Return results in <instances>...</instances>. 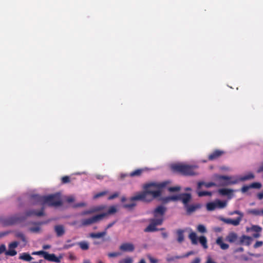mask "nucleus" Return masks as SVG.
I'll return each mask as SVG.
<instances>
[{
	"instance_id": "25",
	"label": "nucleus",
	"mask_w": 263,
	"mask_h": 263,
	"mask_svg": "<svg viewBox=\"0 0 263 263\" xmlns=\"http://www.w3.org/2000/svg\"><path fill=\"white\" fill-rule=\"evenodd\" d=\"M202 185H204L206 187L209 188V187H210L212 186H215L216 185V184L213 182L205 183L204 182L201 181V182H199L198 183V185H197L198 189H200Z\"/></svg>"
},
{
	"instance_id": "30",
	"label": "nucleus",
	"mask_w": 263,
	"mask_h": 263,
	"mask_svg": "<svg viewBox=\"0 0 263 263\" xmlns=\"http://www.w3.org/2000/svg\"><path fill=\"white\" fill-rule=\"evenodd\" d=\"M15 236L16 238L21 239L22 241L24 242H27L25 235L21 232H16L15 233Z\"/></svg>"
},
{
	"instance_id": "3",
	"label": "nucleus",
	"mask_w": 263,
	"mask_h": 263,
	"mask_svg": "<svg viewBox=\"0 0 263 263\" xmlns=\"http://www.w3.org/2000/svg\"><path fill=\"white\" fill-rule=\"evenodd\" d=\"M197 168V165L181 163H175L171 165V168L173 172L186 176L197 175L198 174L196 172Z\"/></svg>"
},
{
	"instance_id": "34",
	"label": "nucleus",
	"mask_w": 263,
	"mask_h": 263,
	"mask_svg": "<svg viewBox=\"0 0 263 263\" xmlns=\"http://www.w3.org/2000/svg\"><path fill=\"white\" fill-rule=\"evenodd\" d=\"M197 194L199 197H203L205 196H210L212 195V193L208 191H199Z\"/></svg>"
},
{
	"instance_id": "62",
	"label": "nucleus",
	"mask_w": 263,
	"mask_h": 263,
	"mask_svg": "<svg viewBox=\"0 0 263 263\" xmlns=\"http://www.w3.org/2000/svg\"><path fill=\"white\" fill-rule=\"evenodd\" d=\"M149 260H150V261L151 263H157V262H158V260L157 259H154L152 257L150 258Z\"/></svg>"
},
{
	"instance_id": "48",
	"label": "nucleus",
	"mask_w": 263,
	"mask_h": 263,
	"mask_svg": "<svg viewBox=\"0 0 263 263\" xmlns=\"http://www.w3.org/2000/svg\"><path fill=\"white\" fill-rule=\"evenodd\" d=\"M106 194V192H100V193H97L96 195H95L93 196V198L97 199L98 198H99L100 197L104 196Z\"/></svg>"
},
{
	"instance_id": "2",
	"label": "nucleus",
	"mask_w": 263,
	"mask_h": 263,
	"mask_svg": "<svg viewBox=\"0 0 263 263\" xmlns=\"http://www.w3.org/2000/svg\"><path fill=\"white\" fill-rule=\"evenodd\" d=\"M44 215L43 209L41 211H36L34 210L27 211L24 214L15 215L3 220L4 226H12L24 221L28 217L31 216H42Z\"/></svg>"
},
{
	"instance_id": "63",
	"label": "nucleus",
	"mask_w": 263,
	"mask_h": 263,
	"mask_svg": "<svg viewBox=\"0 0 263 263\" xmlns=\"http://www.w3.org/2000/svg\"><path fill=\"white\" fill-rule=\"evenodd\" d=\"M161 235L164 238H166L168 236V234L166 232H162Z\"/></svg>"
},
{
	"instance_id": "15",
	"label": "nucleus",
	"mask_w": 263,
	"mask_h": 263,
	"mask_svg": "<svg viewBox=\"0 0 263 263\" xmlns=\"http://www.w3.org/2000/svg\"><path fill=\"white\" fill-rule=\"evenodd\" d=\"M224 153V151L219 149H216L208 156V159L210 161L215 160L220 156H221Z\"/></svg>"
},
{
	"instance_id": "59",
	"label": "nucleus",
	"mask_w": 263,
	"mask_h": 263,
	"mask_svg": "<svg viewBox=\"0 0 263 263\" xmlns=\"http://www.w3.org/2000/svg\"><path fill=\"white\" fill-rule=\"evenodd\" d=\"M200 259L199 257H196L191 262V263H200Z\"/></svg>"
},
{
	"instance_id": "37",
	"label": "nucleus",
	"mask_w": 263,
	"mask_h": 263,
	"mask_svg": "<svg viewBox=\"0 0 263 263\" xmlns=\"http://www.w3.org/2000/svg\"><path fill=\"white\" fill-rule=\"evenodd\" d=\"M197 230H198V232L202 233H204L206 232V229L205 226L202 224H199L197 226Z\"/></svg>"
},
{
	"instance_id": "42",
	"label": "nucleus",
	"mask_w": 263,
	"mask_h": 263,
	"mask_svg": "<svg viewBox=\"0 0 263 263\" xmlns=\"http://www.w3.org/2000/svg\"><path fill=\"white\" fill-rule=\"evenodd\" d=\"M251 229L256 233H259L262 230L261 228L258 226H253Z\"/></svg>"
},
{
	"instance_id": "39",
	"label": "nucleus",
	"mask_w": 263,
	"mask_h": 263,
	"mask_svg": "<svg viewBox=\"0 0 263 263\" xmlns=\"http://www.w3.org/2000/svg\"><path fill=\"white\" fill-rule=\"evenodd\" d=\"M231 215H234V214H237L239 215L238 217H241V220H242V217H243V214L241 212L239 211L235 210L233 212H231L229 214Z\"/></svg>"
},
{
	"instance_id": "49",
	"label": "nucleus",
	"mask_w": 263,
	"mask_h": 263,
	"mask_svg": "<svg viewBox=\"0 0 263 263\" xmlns=\"http://www.w3.org/2000/svg\"><path fill=\"white\" fill-rule=\"evenodd\" d=\"M46 252L44 251H39L36 252H33L32 253V255H42L44 257Z\"/></svg>"
},
{
	"instance_id": "7",
	"label": "nucleus",
	"mask_w": 263,
	"mask_h": 263,
	"mask_svg": "<svg viewBox=\"0 0 263 263\" xmlns=\"http://www.w3.org/2000/svg\"><path fill=\"white\" fill-rule=\"evenodd\" d=\"M217 179L221 186L235 184L239 182L238 179L234 176L219 175Z\"/></svg>"
},
{
	"instance_id": "64",
	"label": "nucleus",
	"mask_w": 263,
	"mask_h": 263,
	"mask_svg": "<svg viewBox=\"0 0 263 263\" xmlns=\"http://www.w3.org/2000/svg\"><path fill=\"white\" fill-rule=\"evenodd\" d=\"M253 236L254 238H258L260 236V234H259V233H256L254 234L253 235Z\"/></svg>"
},
{
	"instance_id": "9",
	"label": "nucleus",
	"mask_w": 263,
	"mask_h": 263,
	"mask_svg": "<svg viewBox=\"0 0 263 263\" xmlns=\"http://www.w3.org/2000/svg\"><path fill=\"white\" fill-rule=\"evenodd\" d=\"M44 196H41V195H37V194L32 195L30 196V202L32 204H39L42 206L41 210H40L39 211H41L42 210V209H43V211L44 210ZM35 211H37L36 210H35ZM43 213L44 214V212H43Z\"/></svg>"
},
{
	"instance_id": "1",
	"label": "nucleus",
	"mask_w": 263,
	"mask_h": 263,
	"mask_svg": "<svg viewBox=\"0 0 263 263\" xmlns=\"http://www.w3.org/2000/svg\"><path fill=\"white\" fill-rule=\"evenodd\" d=\"M169 183V181L161 183L150 182L143 185V191L136 194L130 199L131 201H142L149 202L154 199L159 197L161 195V190Z\"/></svg>"
},
{
	"instance_id": "27",
	"label": "nucleus",
	"mask_w": 263,
	"mask_h": 263,
	"mask_svg": "<svg viewBox=\"0 0 263 263\" xmlns=\"http://www.w3.org/2000/svg\"><path fill=\"white\" fill-rule=\"evenodd\" d=\"M198 239L200 243L202 245L203 248L206 249L208 248L206 238L204 236H201L199 237Z\"/></svg>"
},
{
	"instance_id": "31",
	"label": "nucleus",
	"mask_w": 263,
	"mask_h": 263,
	"mask_svg": "<svg viewBox=\"0 0 263 263\" xmlns=\"http://www.w3.org/2000/svg\"><path fill=\"white\" fill-rule=\"evenodd\" d=\"M216 208V202H209L206 204V209L208 211H213Z\"/></svg>"
},
{
	"instance_id": "52",
	"label": "nucleus",
	"mask_w": 263,
	"mask_h": 263,
	"mask_svg": "<svg viewBox=\"0 0 263 263\" xmlns=\"http://www.w3.org/2000/svg\"><path fill=\"white\" fill-rule=\"evenodd\" d=\"M118 196H119L118 193H114L113 194L111 195L110 196H109L108 199L109 200H112V199H114L117 198Z\"/></svg>"
},
{
	"instance_id": "43",
	"label": "nucleus",
	"mask_w": 263,
	"mask_h": 263,
	"mask_svg": "<svg viewBox=\"0 0 263 263\" xmlns=\"http://www.w3.org/2000/svg\"><path fill=\"white\" fill-rule=\"evenodd\" d=\"M62 183L63 184L67 183L70 182V178L68 176H64L62 178Z\"/></svg>"
},
{
	"instance_id": "13",
	"label": "nucleus",
	"mask_w": 263,
	"mask_h": 263,
	"mask_svg": "<svg viewBox=\"0 0 263 263\" xmlns=\"http://www.w3.org/2000/svg\"><path fill=\"white\" fill-rule=\"evenodd\" d=\"M105 206L103 205H100L96 207H93L90 209L85 210L81 213V215L84 216L87 215L92 214L94 213L100 211L104 209Z\"/></svg>"
},
{
	"instance_id": "6",
	"label": "nucleus",
	"mask_w": 263,
	"mask_h": 263,
	"mask_svg": "<svg viewBox=\"0 0 263 263\" xmlns=\"http://www.w3.org/2000/svg\"><path fill=\"white\" fill-rule=\"evenodd\" d=\"M192 199V195L190 193H181L177 195H173L165 197L164 199L165 202H168L170 201H181L183 204H185L187 202H190Z\"/></svg>"
},
{
	"instance_id": "14",
	"label": "nucleus",
	"mask_w": 263,
	"mask_h": 263,
	"mask_svg": "<svg viewBox=\"0 0 263 263\" xmlns=\"http://www.w3.org/2000/svg\"><path fill=\"white\" fill-rule=\"evenodd\" d=\"M220 220L227 224H232L234 226H238L241 221V217H237L235 219L231 218H221Z\"/></svg>"
},
{
	"instance_id": "10",
	"label": "nucleus",
	"mask_w": 263,
	"mask_h": 263,
	"mask_svg": "<svg viewBox=\"0 0 263 263\" xmlns=\"http://www.w3.org/2000/svg\"><path fill=\"white\" fill-rule=\"evenodd\" d=\"M189 202H187L186 203L183 204L184 208L185 209L187 215L191 214L201 208V205L200 204H189Z\"/></svg>"
},
{
	"instance_id": "18",
	"label": "nucleus",
	"mask_w": 263,
	"mask_h": 263,
	"mask_svg": "<svg viewBox=\"0 0 263 263\" xmlns=\"http://www.w3.org/2000/svg\"><path fill=\"white\" fill-rule=\"evenodd\" d=\"M54 230L58 237L63 236L65 233L64 227L62 225L59 224L55 226Z\"/></svg>"
},
{
	"instance_id": "60",
	"label": "nucleus",
	"mask_w": 263,
	"mask_h": 263,
	"mask_svg": "<svg viewBox=\"0 0 263 263\" xmlns=\"http://www.w3.org/2000/svg\"><path fill=\"white\" fill-rule=\"evenodd\" d=\"M257 197L260 200L262 199H263V192L258 193L257 195Z\"/></svg>"
},
{
	"instance_id": "58",
	"label": "nucleus",
	"mask_w": 263,
	"mask_h": 263,
	"mask_svg": "<svg viewBox=\"0 0 263 263\" xmlns=\"http://www.w3.org/2000/svg\"><path fill=\"white\" fill-rule=\"evenodd\" d=\"M263 172V163L260 165L257 170V172L259 173Z\"/></svg>"
},
{
	"instance_id": "54",
	"label": "nucleus",
	"mask_w": 263,
	"mask_h": 263,
	"mask_svg": "<svg viewBox=\"0 0 263 263\" xmlns=\"http://www.w3.org/2000/svg\"><path fill=\"white\" fill-rule=\"evenodd\" d=\"M6 251V246L2 244L0 246V254Z\"/></svg>"
},
{
	"instance_id": "44",
	"label": "nucleus",
	"mask_w": 263,
	"mask_h": 263,
	"mask_svg": "<svg viewBox=\"0 0 263 263\" xmlns=\"http://www.w3.org/2000/svg\"><path fill=\"white\" fill-rule=\"evenodd\" d=\"M18 243L17 241H13L9 245V248L13 249L17 247Z\"/></svg>"
},
{
	"instance_id": "35",
	"label": "nucleus",
	"mask_w": 263,
	"mask_h": 263,
	"mask_svg": "<svg viewBox=\"0 0 263 263\" xmlns=\"http://www.w3.org/2000/svg\"><path fill=\"white\" fill-rule=\"evenodd\" d=\"M216 208H223L226 206V202L224 201H221L220 200H218L216 202Z\"/></svg>"
},
{
	"instance_id": "46",
	"label": "nucleus",
	"mask_w": 263,
	"mask_h": 263,
	"mask_svg": "<svg viewBox=\"0 0 263 263\" xmlns=\"http://www.w3.org/2000/svg\"><path fill=\"white\" fill-rule=\"evenodd\" d=\"M193 253H194L193 251H190V252H187L186 254H185L183 256H175L174 258L175 259H179V258H181L187 257L189 256L192 255Z\"/></svg>"
},
{
	"instance_id": "50",
	"label": "nucleus",
	"mask_w": 263,
	"mask_h": 263,
	"mask_svg": "<svg viewBox=\"0 0 263 263\" xmlns=\"http://www.w3.org/2000/svg\"><path fill=\"white\" fill-rule=\"evenodd\" d=\"M119 263H133V260L128 257L121 260Z\"/></svg>"
},
{
	"instance_id": "45",
	"label": "nucleus",
	"mask_w": 263,
	"mask_h": 263,
	"mask_svg": "<svg viewBox=\"0 0 263 263\" xmlns=\"http://www.w3.org/2000/svg\"><path fill=\"white\" fill-rule=\"evenodd\" d=\"M136 205V204L135 203L132 202V203H130L125 204L123 205V206H124V208H126V209H132Z\"/></svg>"
},
{
	"instance_id": "23",
	"label": "nucleus",
	"mask_w": 263,
	"mask_h": 263,
	"mask_svg": "<svg viewBox=\"0 0 263 263\" xmlns=\"http://www.w3.org/2000/svg\"><path fill=\"white\" fill-rule=\"evenodd\" d=\"M233 192V190L229 189H221L218 190V193L222 196H230Z\"/></svg>"
},
{
	"instance_id": "8",
	"label": "nucleus",
	"mask_w": 263,
	"mask_h": 263,
	"mask_svg": "<svg viewBox=\"0 0 263 263\" xmlns=\"http://www.w3.org/2000/svg\"><path fill=\"white\" fill-rule=\"evenodd\" d=\"M163 221V218H152L149 219V224L144 229L145 232H152L158 230L156 228L157 226L162 224Z\"/></svg>"
},
{
	"instance_id": "11",
	"label": "nucleus",
	"mask_w": 263,
	"mask_h": 263,
	"mask_svg": "<svg viewBox=\"0 0 263 263\" xmlns=\"http://www.w3.org/2000/svg\"><path fill=\"white\" fill-rule=\"evenodd\" d=\"M166 211L165 207L162 205L157 206L153 211L154 218H163V216Z\"/></svg>"
},
{
	"instance_id": "33",
	"label": "nucleus",
	"mask_w": 263,
	"mask_h": 263,
	"mask_svg": "<svg viewBox=\"0 0 263 263\" xmlns=\"http://www.w3.org/2000/svg\"><path fill=\"white\" fill-rule=\"evenodd\" d=\"M248 214H252L254 215H260V212L259 210L257 209H251L247 211Z\"/></svg>"
},
{
	"instance_id": "32",
	"label": "nucleus",
	"mask_w": 263,
	"mask_h": 263,
	"mask_svg": "<svg viewBox=\"0 0 263 263\" xmlns=\"http://www.w3.org/2000/svg\"><path fill=\"white\" fill-rule=\"evenodd\" d=\"M78 245L83 250H87L89 248L88 243L86 241L80 242Z\"/></svg>"
},
{
	"instance_id": "41",
	"label": "nucleus",
	"mask_w": 263,
	"mask_h": 263,
	"mask_svg": "<svg viewBox=\"0 0 263 263\" xmlns=\"http://www.w3.org/2000/svg\"><path fill=\"white\" fill-rule=\"evenodd\" d=\"M40 227L39 226L31 227L29 228V231L32 233H38L40 231Z\"/></svg>"
},
{
	"instance_id": "29",
	"label": "nucleus",
	"mask_w": 263,
	"mask_h": 263,
	"mask_svg": "<svg viewBox=\"0 0 263 263\" xmlns=\"http://www.w3.org/2000/svg\"><path fill=\"white\" fill-rule=\"evenodd\" d=\"M20 259L29 261L31 260L33 258L29 254L27 253H24L21 256H20Z\"/></svg>"
},
{
	"instance_id": "22",
	"label": "nucleus",
	"mask_w": 263,
	"mask_h": 263,
	"mask_svg": "<svg viewBox=\"0 0 263 263\" xmlns=\"http://www.w3.org/2000/svg\"><path fill=\"white\" fill-rule=\"evenodd\" d=\"M255 178V176L253 173L250 172L248 174L241 176L239 179V181H245L246 180H251Z\"/></svg>"
},
{
	"instance_id": "36",
	"label": "nucleus",
	"mask_w": 263,
	"mask_h": 263,
	"mask_svg": "<svg viewBox=\"0 0 263 263\" xmlns=\"http://www.w3.org/2000/svg\"><path fill=\"white\" fill-rule=\"evenodd\" d=\"M16 253H17L16 251L14 249H9V250L8 251H5V254L6 255H9V256H15L16 254Z\"/></svg>"
},
{
	"instance_id": "55",
	"label": "nucleus",
	"mask_w": 263,
	"mask_h": 263,
	"mask_svg": "<svg viewBox=\"0 0 263 263\" xmlns=\"http://www.w3.org/2000/svg\"><path fill=\"white\" fill-rule=\"evenodd\" d=\"M74 200V198L72 196H69L66 198V201L68 203H71V202H73Z\"/></svg>"
},
{
	"instance_id": "51",
	"label": "nucleus",
	"mask_w": 263,
	"mask_h": 263,
	"mask_svg": "<svg viewBox=\"0 0 263 263\" xmlns=\"http://www.w3.org/2000/svg\"><path fill=\"white\" fill-rule=\"evenodd\" d=\"M251 187H250V185H244L242 187L241 191L242 193H246L247 192Z\"/></svg>"
},
{
	"instance_id": "38",
	"label": "nucleus",
	"mask_w": 263,
	"mask_h": 263,
	"mask_svg": "<svg viewBox=\"0 0 263 263\" xmlns=\"http://www.w3.org/2000/svg\"><path fill=\"white\" fill-rule=\"evenodd\" d=\"M251 189H259L261 187V184L259 182H253L250 184Z\"/></svg>"
},
{
	"instance_id": "19",
	"label": "nucleus",
	"mask_w": 263,
	"mask_h": 263,
	"mask_svg": "<svg viewBox=\"0 0 263 263\" xmlns=\"http://www.w3.org/2000/svg\"><path fill=\"white\" fill-rule=\"evenodd\" d=\"M252 240V238L250 236L243 235L240 238L239 244H245L247 246H249L251 244Z\"/></svg>"
},
{
	"instance_id": "5",
	"label": "nucleus",
	"mask_w": 263,
	"mask_h": 263,
	"mask_svg": "<svg viewBox=\"0 0 263 263\" xmlns=\"http://www.w3.org/2000/svg\"><path fill=\"white\" fill-rule=\"evenodd\" d=\"M44 206L46 204H47L48 205L50 206H60L62 204L60 194L59 193L51 194L48 196H44Z\"/></svg>"
},
{
	"instance_id": "57",
	"label": "nucleus",
	"mask_w": 263,
	"mask_h": 263,
	"mask_svg": "<svg viewBox=\"0 0 263 263\" xmlns=\"http://www.w3.org/2000/svg\"><path fill=\"white\" fill-rule=\"evenodd\" d=\"M74 243H71V244H66L64 246V249H68L70 248L73 247L74 246Z\"/></svg>"
},
{
	"instance_id": "21",
	"label": "nucleus",
	"mask_w": 263,
	"mask_h": 263,
	"mask_svg": "<svg viewBox=\"0 0 263 263\" xmlns=\"http://www.w3.org/2000/svg\"><path fill=\"white\" fill-rule=\"evenodd\" d=\"M216 243L220 246L222 250H223L228 249L229 247V245L228 244L223 242V239L221 237H219L216 239Z\"/></svg>"
},
{
	"instance_id": "28",
	"label": "nucleus",
	"mask_w": 263,
	"mask_h": 263,
	"mask_svg": "<svg viewBox=\"0 0 263 263\" xmlns=\"http://www.w3.org/2000/svg\"><path fill=\"white\" fill-rule=\"evenodd\" d=\"M237 238V235L235 233H230L227 237V239L230 242H235Z\"/></svg>"
},
{
	"instance_id": "12",
	"label": "nucleus",
	"mask_w": 263,
	"mask_h": 263,
	"mask_svg": "<svg viewBox=\"0 0 263 263\" xmlns=\"http://www.w3.org/2000/svg\"><path fill=\"white\" fill-rule=\"evenodd\" d=\"M119 249L122 252H133L135 250V246L132 243L125 242L122 243L119 247Z\"/></svg>"
},
{
	"instance_id": "24",
	"label": "nucleus",
	"mask_w": 263,
	"mask_h": 263,
	"mask_svg": "<svg viewBox=\"0 0 263 263\" xmlns=\"http://www.w3.org/2000/svg\"><path fill=\"white\" fill-rule=\"evenodd\" d=\"M189 238L193 245H197L198 243V238L195 232H192L190 233L189 235Z\"/></svg>"
},
{
	"instance_id": "17",
	"label": "nucleus",
	"mask_w": 263,
	"mask_h": 263,
	"mask_svg": "<svg viewBox=\"0 0 263 263\" xmlns=\"http://www.w3.org/2000/svg\"><path fill=\"white\" fill-rule=\"evenodd\" d=\"M44 259L46 260L54 262H60V259L56 256L54 254H49L48 252H46L45 254L44 255Z\"/></svg>"
},
{
	"instance_id": "40",
	"label": "nucleus",
	"mask_w": 263,
	"mask_h": 263,
	"mask_svg": "<svg viewBox=\"0 0 263 263\" xmlns=\"http://www.w3.org/2000/svg\"><path fill=\"white\" fill-rule=\"evenodd\" d=\"M168 191L170 192H178L181 190L180 186H176L173 187H170L168 188Z\"/></svg>"
},
{
	"instance_id": "26",
	"label": "nucleus",
	"mask_w": 263,
	"mask_h": 263,
	"mask_svg": "<svg viewBox=\"0 0 263 263\" xmlns=\"http://www.w3.org/2000/svg\"><path fill=\"white\" fill-rule=\"evenodd\" d=\"M107 233L106 231L99 232V233H92L90 234V236L92 238H100L104 236Z\"/></svg>"
},
{
	"instance_id": "4",
	"label": "nucleus",
	"mask_w": 263,
	"mask_h": 263,
	"mask_svg": "<svg viewBox=\"0 0 263 263\" xmlns=\"http://www.w3.org/2000/svg\"><path fill=\"white\" fill-rule=\"evenodd\" d=\"M117 212V209L114 206H111L109 208L107 212L103 213L100 214L94 215L88 218L83 219L81 220V226L86 227L97 223L103 219V218L108 215L113 214Z\"/></svg>"
},
{
	"instance_id": "61",
	"label": "nucleus",
	"mask_w": 263,
	"mask_h": 263,
	"mask_svg": "<svg viewBox=\"0 0 263 263\" xmlns=\"http://www.w3.org/2000/svg\"><path fill=\"white\" fill-rule=\"evenodd\" d=\"M205 263H216V262L215 261H214L213 260H212L211 258L209 257H208Z\"/></svg>"
},
{
	"instance_id": "56",
	"label": "nucleus",
	"mask_w": 263,
	"mask_h": 263,
	"mask_svg": "<svg viewBox=\"0 0 263 263\" xmlns=\"http://www.w3.org/2000/svg\"><path fill=\"white\" fill-rule=\"evenodd\" d=\"M116 221H113L111 223H109L107 226V227H106V228L105 229V230L104 231H106L107 232V230L109 228L112 227L114 224L115 223H116Z\"/></svg>"
},
{
	"instance_id": "53",
	"label": "nucleus",
	"mask_w": 263,
	"mask_h": 263,
	"mask_svg": "<svg viewBox=\"0 0 263 263\" xmlns=\"http://www.w3.org/2000/svg\"><path fill=\"white\" fill-rule=\"evenodd\" d=\"M263 244V242L261 241H257L254 245V248H257L261 247Z\"/></svg>"
},
{
	"instance_id": "16",
	"label": "nucleus",
	"mask_w": 263,
	"mask_h": 263,
	"mask_svg": "<svg viewBox=\"0 0 263 263\" xmlns=\"http://www.w3.org/2000/svg\"><path fill=\"white\" fill-rule=\"evenodd\" d=\"M144 171V168H139L130 172L128 174H122L121 175V177L122 178H124L127 176H129L130 177H139L141 175Z\"/></svg>"
},
{
	"instance_id": "20",
	"label": "nucleus",
	"mask_w": 263,
	"mask_h": 263,
	"mask_svg": "<svg viewBox=\"0 0 263 263\" xmlns=\"http://www.w3.org/2000/svg\"><path fill=\"white\" fill-rule=\"evenodd\" d=\"M184 232L185 230L182 229H178L176 230V233L177 236V240L180 243H182L184 240Z\"/></svg>"
},
{
	"instance_id": "47",
	"label": "nucleus",
	"mask_w": 263,
	"mask_h": 263,
	"mask_svg": "<svg viewBox=\"0 0 263 263\" xmlns=\"http://www.w3.org/2000/svg\"><path fill=\"white\" fill-rule=\"evenodd\" d=\"M121 255V253L119 252H111L108 254V256L109 257H116Z\"/></svg>"
}]
</instances>
